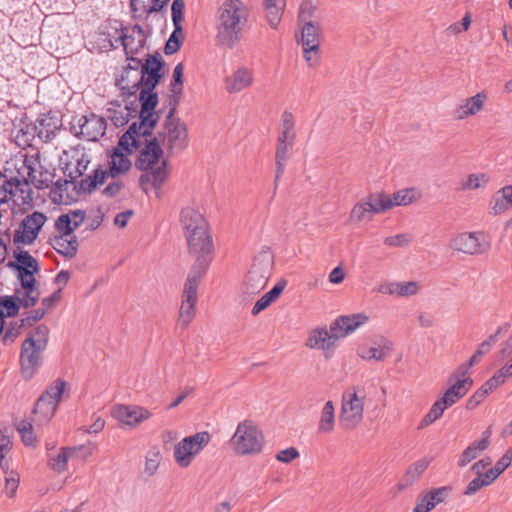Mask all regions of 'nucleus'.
<instances>
[{
  "instance_id": "nucleus-1",
  "label": "nucleus",
  "mask_w": 512,
  "mask_h": 512,
  "mask_svg": "<svg viewBox=\"0 0 512 512\" xmlns=\"http://www.w3.org/2000/svg\"><path fill=\"white\" fill-rule=\"evenodd\" d=\"M65 167L64 173L67 174L69 180L56 181V187L50 190V199L54 204L68 205L81 193H91L99 185H102L107 179V172L101 168L93 171V174L77 182L90 164V156L85 152L84 148H71L64 152Z\"/></svg>"
},
{
  "instance_id": "nucleus-2",
  "label": "nucleus",
  "mask_w": 512,
  "mask_h": 512,
  "mask_svg": "<svg viewBox=\"0 0 512 512\" xmlns=\"http://www.w3.org/2000/svg\"><path fill=\"white\" fill-rule=\"evenodd\" d=\"M250 10L242 0H224L217 10V39L229 48H234L248 27Z\"/></svg>"
},
{
  "instance_id": "nucleus-3",
  "label": "nucleus",
  "mask_w": 512,
  "mask_h": 512,
  "mask_svg": "<svg viewBox=\"0 0 512 512\" xmlns=\"http://www.w3.org/2000/svg\"><path fill=\"white\" fill-rule=\"evenodd\" d=\"M23 166L18 169V176L8 177L0 173V205L12 201L14 214L27 213L32 208V189L28 179L32 177V160L25 153Z\"/></svg>"
},
{
  "instance_id": "nucleus-4",
  "label": "nucleus",
  "mask_w": 512,
  "mask_h": 512,
  "mask_svg": "<svg viewBox=\"0 0 512 512\" xmlns=\"http://www.w3.org/2000/svg\"><path fill=\"white\" fill-rule=\"evenodd\" d=\"M136 160V168L143 171L139 182L141 188L147 192L150 187L160 189L168 177L167 161L162 159L163 149L158 138L147 141Z\"/></svg>"
},
{
  "instance_id": "nucleus-5",
  "label": "nucleus",
  "mask_w": 512,
  "mask_h": 512,
  "mask_svg": "<svg viewBox=\"0 0 512 512\" xmlns=\"http://www.w3.org/2000/svg\"><path fill=\"white\" fill-rule=\"evenodd\" d=\"M229 445L238 456L260 454L265 445V438L260 428L252 420H242L229 440Z\"/></svg>"
},
{
  "instance_id": "nucleus-6",
  "label": "nucleus",
  "mask_w": 512,
  "mask_h": 512,
  "mask_svg": "<svg viewBox=\"0 0 512 512\" xmlns=\"http://www.w3.org/2000/svg\"><path fill=\"white\" fill-rule=\"evenodd\" d=\"M69 395V384L60 378L54 380L34 403V423H48L55 415L59 403Z\"/></svg>"
},
{
  "instance_id": "nucleus-7",
  "label": "nucleus",
  "mask_w": 512,
  "mask_h": 512,
  "mask_svg": "<svg viewBox=\"0 0 512 512\" xmlns=\"http://www.w3.org/2000/svg\"><path fill=\"white\" fill-rule=\"evenodd\" d=\"M365 399V389L359 385L343 392L339 414V422L343 429L353 430L363 421Z\"/></svg>"
},
{
  "instance_id": "nucleus-8",
  "label": "nucleus",
  "mask_w": 512,
  "mask_h": 512,
  "mask_svg": "<svg viewBox=\"0 0 512 512\" xmlns=\"http://www.w3.org/2000/svg\"><path fill=\"white\" fill-rule=\"evenodd\" d=\"M274 267V255L269 248H263L254 258L245 283L244 291L248 295L260 293L267 285Z\"/></svg>"
},
{
  "instance_id": "nucleus-9",
  "label": "nucleus",
  "mask_w": 512,
  "mask_h": 512,
  "mask_svg": "<svg viewBox=\"0 0 512 512\" xmlns=\"http://www.w3.org/2000/svg\"><path fill=\"white\" fill-rule=\"evenodd\" d=\"M296 140L295 119L290 111H284L281 115L279 134L276 147V175L275 183L280 179L285 170L288 153Z\"/></svg>"
},
{
  "instance_id": "nucleus-10",
  "label": "nucleus",
  "mask_w": 512,
  "mask_h": 512,
  "mask_svg": "<svg viewBox=\"0 0 512 512\" xmlns=\"http://www.w3.org/2000/svg\"><path fill=\"white\" fill-rule=\"evenodd\" d=\"M185 238L190 254L196 257V261L189 273H193L197 270V272H201V276H203L211 263V255L213 252V241L209 227L204 229L200 228L199 231L185 235Z\"/></svg>"
},
{
  "instance_id": "nucleus-11",
  "label": "nucleus",
  "mask_w": 512,
  "mask_h": 512,
  "mask_svg": "<svg viewBox=\"0 0 512 512\" xmlns=\"http://www.w3.org/2000/svg\"><path fill=\"white\" fill-rule=\"evenodd\" d=\"M174 112L175 109L170 110L163 125V132L156 137L160 145L172 154L179 153L188 146L187 126L181 119L174 117Z\"/></svg>"
},
{
  "instance_id": "nucleus-12",
  "label": "nucleus",
  "mask_w": 512,
  "mask_h": 512,
  "mask_svg": "<svg viewBox=\"0 0 512 512\" xmlns=\"http://www.w3.org/2000/svg\"><path fill=\"white\" fill-rule=\"evenodd\" d=\"M210 440L211 435L208 431L197 432L180 440L173 449V457L177 465L181 468L189 467Z\"/></svg>"
},
{
  "instance_id": "nucleus-13",
  "label": "nucleus",
  "mask_w": 512,
  "mask_h": 512,
  "mask_svg": "<svg viewBox=\"0 0 512 512\" xmlns=\"http://www.w3.org/2000/svg\"><path fill=\"white\" fill-rule=\"evenodd\" d=\"M201 277V272L195 270L193 273L188 274L184 284L178 317V323L182 328H187L196 315L197 290Z\"/></svg>"
},
{
  "instance_id": "nucleus-14",
  "label": "nucleus",
  "mask_w": 512,
  "mask_h": 512,
  "mask_svg": "<svg viewBox=\"0 0 512 512\" xmlns=\"http://www.w3.org/2000/svg\"><path fill=\"white\" fill-rule=\"evenodd\" d=\"M450 246L455 251L474 256L487 252L490 241L483 231L463 232L451 241Z\"/></svg>"
},
{
  "instance_id": "nucleus-15",
  "label": "nucleus",
  "mask_w": 512,
  "mask_h": 512,
  "mask_svg": "<svg viewBox=\"0 0 512 512\" xmlns=\"http://www.w3.org/2000/svg\"><path fill=\"white\" fill-rule=\"evenodd\" d=\"M106 120L94 113L79 117L71 126L72 133L86 141L95 142L105 135Z\"/></svg>"
},
{
  "instance_id": "nucleus-16",
  "label": "nucleus",
  "mask_w": 512,
  "mask_h": 512,
  "mask_svg": "<svg viewBox=\"0 0 512 512\" xmlns=\"http://www.w3.org/2000/svg\"><path fill=\"white\" fill-rule=\"evenodd\" d=\"M139 101L141 103L139 124H141L142 129H145L144 133H151L159 119L155 112L158 105V95L154 92V89H148L147 86H144L140 90Z\"/></svg>"
},
{
  "instance_id": "nucleus-17",
  "label": "nucleus",
  "mask_w": 512,
  "mask_h": 512,
  "mask_svg": "<svg viewBox=\"0 0 512 512\" xmlns=\"http://www.w3.org/2000/svg\"><path fill=\"white\" fill-rule=\"evenodd\" d=\"M448 382L450 386L441 397L442 402L448 407L463 398L473 386V379L457 369L451 374Z\"/></svg>"
},
{
  "instance_id": "nucleus-18",
  "label": "nucleus",
  "mask_w": 512,
  "mask_h": 512,
  "mask_svg": "<svg viewBox=\"0 0 512 512\" xmlns=\"http://www.w3.org/2000/svg\"><path fill=\"white\" fill-rule=\"evenodd\" d=\"M32 304V290L29 287L16 289L13 295L0 297V312L3 317L16 316L21 308H28Z\"/></svg>"
},
{
  "instance_id": "nucleus-19",
  "label": "nucleus",
  "mask_w": 512,
  "mask_h": 512,
  "mask_svg": "<svg viewBox=\"0 0 512 512\" xmlns=\"http://www.w3.org/2000/svg\"><path fill=\"white\" fill-rule=\"evenodd\" d=\"M111 414L120 423L129 427H136L152 416L148 409L135 405H115Z\"/></svg>"
},
{
  "instance_id": "nucleus-20",
  "label": "nucleus",
  "mask_w": 512,
  "mask_h": 512,
  "mask_svg": "<svg viewBox=\"0 0 512 512\" xmlns=\"http://www.w3.org/2000/svg\"><path fill=\"white\" fill-rule=\"evenodd\" d=\"M338 341L334 331L325 327L312 329L307 337L305 345L310 349H317L324 352L326 358L330 356Z\"/></svg>"
},
{
  "instance_id": "nucleus-21",
  "label": "nucleus",
  "mask_w": 512,
  "mask_h": 512,
  "mask_svg": "<svg viewBox=\"0 0 512 512\" xmlns=\"http://www.w3.org/2000/svg\"><path fill=\"white\" fill-rule=\"evenodd\" d=\"M385 212L379 193L370 195L365 201L354 205L350 213L351 221H370L374 214Z\"/></svg>"
},
{
  "instance_id": "nucleus-22",
  "label": "nucleus",
  "mask_w": 512,
  "mask_h": 512,
  "mask_svg": "<svg viewBox=\"0 0 512 512\" xmlns=\"http://www.w3.org/2000/svg\"><path fill=\"white\" fill-rule=\"evenodd\" d=\"M55 167L51 163H47L46 159L41 161L39 153L34 155V187L38 190L48 189V196L50 197V190L56 187Z\"/></svg>"
},
{
  "instance_id": "nucleus-23",
  "label": "nucleus",
  "mask_w": 512,
  "mask_h": 512,
  "mask_svg": "<svg viewBox=\"0 0 512 512\" xmlns=\"http://www.w3.org/2000/svg\"><path fill=\"white\" fill-rule=\"evenodd\" d=\"M487 99L486 92L481 91L461 100L453 110V117L456 120L462 121L475 116L483 110Z\"/></svg>"
},
{
  "instance_id": "nucleus-24",
  "label": "nucleus",
  "mask_w": 512,
  "mask_h": 512,
  "mask_svg": "<svg viewBox=\"0 0 512 512\" xmlns=\"http://www.w3.org/2000/svg\"><path fill=\"white\" fill-rule=\"evenodd\" d=\"M138 110L134 103H127L126 101H112L108 104L106 109V117L116 127L126 125L129 120L136 116Z\"/></svg>"
},
{
  "instance_id": "nucleus-25",
  "label": "nucleus",
  "mask_w": 512,
  "mask_h": 512,
  "mask_svg": "<svg viewBox=\"0 0 512 512\" xmlns=\"http://www.w3.org/2000/svg\"><path fill=\"white\" fill-rule=\"evenodd\" d=\"M120 39L126 56L139 55L144 52L146 38L143 29L139 25L122 30Z\"/></svg>"
},
{
  "instance_id": "nucleus-26",
  "label": "nucleus",
  "mask_w": 512,
  "mask_h": 512,
  "mask_svg": "<svg viewBox=\"0 0 512 512\" xmlns=\"http://www.w3.org/2000/svg\"><path fill=\"white\" fill-rule=\"evenodd\" d=\"M368 320L369 317L364 313L340 316L331 324V330L335 332L339 340L365 325Z\"/></svg>"
},
{
  "instance_id": "nucleus-27",
  "label": "nucleus",
  "mask_w": 512,
  "mask_h": 512,
  "mask_svg": "<svg viewBox=\"0 0 512 512\" xmlns=\"http://www.w3.org/2000/svg\"><path fill=\"white\" fill-rule=\"evenodd\" d=\"M253 81V71L245 66H240L225 78V89L231 94L239 93L250 87Z\"/></svg>"
},
{
  "instance_id": "nucleus-28",
  "label": "nucleus",
  "mask_w": 512,
  "mask_h": 512,
  "mask_svg": "<svg viewBox=\"0 0 512 512\" xmlns=\"http://www.w3.org/2000/svg\"><path fill=\"white\" fill-rule=\"evenodd\" d=\"M145 129L141 128V124L133 123L129 129L120 137L114 150L131 154L142 143V138L149 136L151 133H144Z\"/></svg>"
},
{
  "instance_id": "nucleus-29",
  "label": "nucleus",
  "mask_w": 512,
  "mask_h": 512,
  "mask_svg": "<svg viewBox=\"0 0 512 512\" xmlns=\"http://www.w3.org/2000/svg\"><path fill=\"white\" fill-rule=\"evenodd\" d=\"M451 490L450 486H442L429 490L418 499L412 512H430L438 504L443 503L448 498Z\"/></svg>"
},
{
  "instance_id": "nucleus-30",
  "label": "nucleus",
  "mask_w": 512,
  "mask_h": 512,
  "mask_svg": "<svg viewBox=\"0 0 512 512\" xmlns=\"http://www.w3.org/2000/svg\"><path fill=\"white\" fill-rule=\"evenodd\" d=\"M512 209V184L505 185L498 189L488 203V213L492 216H499Z\"/></svg>"
},
{
  "instance_id": "nucleus-31",
  "label": "nucleus",
  "mask_w": 512,
  "mask_h": 512,
  "mask_svg": "<svg viewBox=\"0 0 512 512\" xmlns=\"http://www.w3.org/2000/svg\"><path fill=\"white\" fill-rule=\"evenodd\" d=\"M382 199V204L385 207V211L395 206H407L420 197V192L415 188H408L399 190L392 195H386L379 193Z\"/></svg>"
},
{
  "instance_id": "nucleus-32",
  "label": "nucleus",
  "mask_w": 512,
  "mask_h": 512,
  "mask_svg": "<svg viewBox=\"0 0 512 512\" xmlns=\"http://www.w3.org/2000/svg\"><path fill=\"white\" fill-rule=\"evenodd\" d=\"M492 435L491 428H487L478 441L472 442L466 447V449L460 455L458 460L459 467H465L471 461L476 459L484 450H486L490 444V438Z\"/></svg>"
},
{
  "instance_id": "nucleus-33",
  "label": "nucleus",
  "mask_w": 512,
  "mask_h": 512,
  "mask_svg": "<svg viewBox=\"0 0 512 512\" xmlns=\"http://www.w3.org/2000/svg\"><path fill=\"white\" fill-rule=\"evenodd\" d=\"M180 223L184 232V236L195 231H199L200 228L204 229L208 227V224L203 215L193 207H185L181 211Z\"/></svg>"
},
{
  "instance_id": "nucleus-34",
  "label": "nucleus",
  "mask_w": 512,
  "mask_h": 512,
  "mask_svg": "<svg viewBox=\"0 0 512 512\" xmlns=\"http://www.w3.org/2000/svg\"><path fill=\"white\" fill-rule=\"evenodd\" d=\"M144 56L146 57L143 66L144 86H147L148 89H155L161 78L160 70L163 62L160 55L144 54Z\"/></svg>"
},
{
  "instance_id": "nucleus-35",
  "label": "nucleus",
  "mask_w": 512,
  "mask_h": 512,
  "mask_svg": "<svg viewBox=\"0 0 512 512\" xmlns=\"http://www.w3.org/2000/svg\"><path fill=\"white\" fill-rule=\"evenodd\" d=\"M14 257L17 261L15 267L18 270V277L22 287H29L32 290V256L21 250L19 247L14 251Z\"/></svg>"
},
{
  "instance_id": "nucleus-36",
  "label": "nucleus",
  "mask_w": 512,
  "mask_h": 512,
  "mask_svg": "<svg viewBox=\"0 0 512 512\" xmlns=\"http://www.w3.org/2000/svg\"><path fill=\"white\" fill-rule=\"evenodd\" d=\"M60 128V121L57 117L48 114L40 115L36 123H34V131L37 136L44 142L55 137L57 130Z\"/></svg>"
},
{
  "instance_id": "nucleus-37",
  "label": "nucleus",
  "mask_w": 512,
  "mask_h": 512,
  "mask_svg": "<svg viewBox=\"0 0 512 512\" xmlns=\"http://www.w3.org/2000/svg\"><path fill=\"white\" fill-rule=\"evenodd\" d=\"M50 330L48 326L40 324L34 327V370L44 363L43 352L49 342Z\"/></svg>"
},
{
  "instance_id": "nucleus-38",
  "label": "nucleus",
  "mask_w": 512,
  "mask_h": 512,
  "mask_svg": "<svg viewBox=\"0 0 512 512\" xmlns=\"http://www.w3.org/2000/svg\"><path fill=\"white\" fill-rule=\"evenodd\" d=\"M108 165V170H105L107 172V178L110 176L115 179L126 174L130 170L132 163L128 154L113 149L109 157Z\"/></svg>"
},
{
  "instance_id": "nucleus-39",
  "label": "nucleus",
  "mask_w": 512,
  "mask_h": 512,
  "mask_svg": "<svg viewBox=\"0 0 512 512\" xmlns=\"http://www.w3.org/2000/svg\"><path fill=\"white\" fill-rule=\"evenodd\" d=\"M117 85L128 94H134L140 87H144V75L141 71L124 69L120 78L117 79Z\"/></svg>"
},
{
  "instance_id": "nucleus-40",
  "label": "nucleus",
  "mask_w": 512,
  "mask_h": 512,
  "mask_svg": "<svg viewBox=\"0 0 512 512\" xmlns=\"http://www.w3.org/2000/svg\"><path fill=\"white\" fill-rule=\"evenodd\" d=\"M58 232L59 236L55 237L52 243L54 249L66 257H73L78 249L76 236L73 232H69V234L66 231Z\"/></svg>"
},
{
  "instance_id": "nucleus-41",
  "label": "nucleus",
  "mask_w": 512,
  "mask_h": 512,
  "mask_svg": "<svg viewBox=\"0 0 512 512\" xmlns=\"http://www.w3.org/2000/svg\"><path fill=\"white\" fill-rule=\"evenodd\" d=\"M169 0H130L134 17L146 18L153 12L160 11Z\"/></svg>"
},
{
  "instance_id": "nucleus-42",
  "label": "nucleus",
  "mask_w": 512,
  "mask_h": 512,
  "mask_svg": "<svg viewBox=\"0 0 512 512\" xmlns=\"http://www.w3.org/2000/svg\"><path fill=\"white\" fill-rule=\"evenodd\" d=\"M85 212L74 210L67 214H62L56 221L57 231L74 232L84 221Z\"/></svg>"
},
{
  "instance_id": "nucleus-43",
  "label": "nucleus",
  "mask_w": 512,
  "mask_h": 512,
  "mask_svg": "<svg viewBox=\"0 0 512 512\" xmlns=\"http://www.w3.org/2000/svg\"><path fill=\"white\" fill-rule=\"evenodd\" d=\"M335 428V407L332 401H327L320 413L317 431L320 434H329Z\"/></svg>"
},
{
  "instance_id": "nucleus-44",
  "label": "nucleus",
  "mask_w": 512,
  "mask_h": 512,
  "mask_svg": "<svg viewBox=\"0 0 512 512\" xmlns=\"http://www.w3.org/2000/svg\"><path fill=\"white\" fill-rule=\"evenodd\" d=\"M490 180L487 173H470L461 180L459 190H483L488 186Z\"/></svg>"
},
{
  "instance_id": "nucleus-45",
  "label": "nucleus",
  "mask_w": 512,
  "mask_h": 512,
  "mask_svg": "<svg viewBox=\"0 0 512 512\" xmlns=\"http://www.w3.org/2000/svg\"><path fill=\"white\" fill-rule=\"evenodd\" d=\"M20 363L23 377L27 380L32 379V332L27 334L22 344Z\"/></svg>"
},
{
  "instance_id": "nucleus-46",
  "label": "nucleus",
  "mask_w": 512,
  "mask_h": 512,
  "mask_svg": "<svg viewBox=\"0 0 512 512\" xmlns=\"http://www.w3.org/2000/svg\"><path fill=\"white\" fill-rule=\"evenodd\" d=\"M286 0H264L267 20L272 28H276L281 20Z\"/></svg>"
},
{
  "instance_id": "nucleus-47",
  "label": "nucleus",
  "mask_w": 512,
  "mask_h": 512,
  "mask_svg": "<svg viewBox=\"0 0 512 512\" xmlns=\"http://www.w3.org/2000/svg\"><path fill=\"white\" fill-rule=\"evenodd\" d=\"M391 350V344L385 342L378 347H361L358 349L357 354L364 360H383Z\"/></svg>"
},
{
  "instance_id": "nucleus-48",
  "label": "nucleus",
  "mask_w": 512,
  "mask_h": 512,
  "mask_svg": "<svg viewBox=\"0 0 512 512\" xmlns=\"http://www.w3.org/2000/svg\"><path fill=\"white\" fill-rule=\"evenodd\" d=\"M320 29L312 22H307L301 33V44L303 47L318 48L320 44L319 39Z\"/></svg>"
},
{
  "instance_id": "nucleus-49",
  "label": "nucleus",
  "mask_w": 512,
  "mask_h": 512,
  "mask_svg": "<svg viewBox=\"0 0 512 512\" xmlns=\"http://www.w3.org/2000/svg\"><path fill=\"white\" fill-rule=\"evenodd\" d=\"M13 241L15 244L32 243V214H28L22 220L18 229L15 231Z\"/></svg>"
},
{
  "instance_id": "nucleus-50",
  "label": "nucleus",
  "mask_w": 512,
  "mask_h": 512,
  "mask_svg": "<svg viewBox=\"0 0 512 512\" xmlns=\"http://www.w3.org/2000/svg\"><path fill=\"white\" fill-rule=\"evenodd\" d=\"M510 377H512V360L496 371L485 383L488 389L493 391Z\"/></svg>"
},
{
  "instance_id": "nucleus-51",
  "label": "nucleus",
  "mask_w": 512,
  "mask_h": 512,
  "mask_svg": "<svg viewBox=\"0 0 512 512\" xmlns=\"http://www.w3.org/2000/svg\"><path fill=\"white\" fill-rule=\"evenodd\" d=\"M447 408L449 407L442 402L441 398H439L437 401L434 402L428 413L423 417V419L420 422L419 428L422 429L434 423L443 415L444 411Z\"/></svg>"
},
{
  "instance_id": "nucleus-52",
  "label": "nucleus",
  "mask_w": 512,
  "mask_h": 512,
  "mask_svg": "<svg viewBox=\"0 0 512 512\" xmlns=\"http://www.w3.org/2000/svg\"><path fill=\"white\" fill-rule=\"evenodd\" d=\"M71 452L69 447H62L57 455L49 459V466L58 473L65 471L68 460L72 459Z\"/></svg>"
},
{
  "instance_id": "nucleus-53",
  "label": "nucleus",
  "mask_w": 512,
  "mask_h": 512,
  "mask_svg": "<svg viewBox=\"0 0 512 512\" xmlns=\"http://www.w3.org/2000/svg\"><path fill=\"white\" fill-rule=\"evenodd\" d=\"M162 455L160 450L157 447L151 448L145 457V465H144V472L148 476H153L161 463Z\"/></svg>"
},
{
  "instance_id": "nucleus-54",
  "label": "nucleus",
  "mask_w": 512,
  "mask_h": 512,
  "mask_svg": "<svg viewBox=\"0 0 512 512\" xmlns=\"http://www.w3.org/2000/svg\"><path fill=\"white\" fill-rule=\"evenodd\" d=\"M510 329L509 323H503L500 325L497 330L491 334L486 340L482 341L477 349L482 352L483 355L487 354L492 346L499 340L500 336L506 334Z\"/></svg>"
},
{
  "instance_id": "nucleus-55",
  "label": "nucleus",
  "mask_w": 512,
  "mask_h": 512,
  "mask_svg": "<svg viewBox=\"0 0 512 512\" xmlns=\"http://www.w3.org/2000/svg\"><path fill=\"white\" fill-rule=\"evenodd\" d=\"M11 447L12 440L8 433V429H0V466L3 470L8 469V462L5 457L11 450Z\"/></svg>"
},
{
  "instance_id": "nucleus-56",
  "label": "nucleus",
  "mask_w": 512,
  "mask_h": 512,
  "mask_svg": "<svg viewBox=\"0 0 512 512\" xmlns=\"http://www.w3.org/2000/svg\"><path fill=\"white\" fill-rule=\"evenodd\" d=\"M512 461V448H509L504 455L497 461L495 466L489 469L486 473L490 476L494 482L496 478L504 472L511 464Z\"/></svg>"
},
{
  "instance_id": "nucleus-57",
  "label": "nucleus",
  "mask_w": 512,
  "mask_h": 512,
  "mask_svg": "<svg viewBox=\"0 0 512 512\" xmlns=\"http://www.w3.org/2000/svg\"><path fill=\"white\" fill-rule=\"evenodd\" d=\"M16 145L23 150L32 147V132L28 124L19 127L14 135Z\"/></svg>"
},
{
  "instance_id": "nucleus-58",
  "label": "nucleus",
  "mask_w": 512,
  "mask_h": 512,
  "mask_svg": "<svg viewBox=\"0 0 512 512\" xmlns=\"http://www.w3.org/2000/svg\"><path fill=\"white\" fill-rule=\"evenodd\" d=\"M492 482L493 481L491 480L490 476L486 472L484 474H480L479 476H477L476 478H474L473 480H471L468 483V485L464 491V495L472 496L476 492H478L482 487L488 486Z\"/></svg>"
},
{
  "instance_id": "nucleus-59",
  "label": "nucleus",
  "mask_w": 512,
  "mask_h": 512,
  "mask_svg": "<svg viewBox=\"0 0 512 512\" xmlns=\"http://www.w3.org/2000/svg\"><path fill=\"white\" fill-rule=\"evenodd\" d=\"M413 240L410 233H400L392 236H388L384 239V245L393 248H406Z\"/></svg>"
},
{
  "instance_id": "nucleus-60",
  "label": "nucleus",
  "mask_w": 512,
  "mask_h": 512,
  "mask_svg": "<svg viewBox=\"0 0 512 512\" xmlns=\"http://www.w3.org/2000/svg\"><path fill=\"white\" fill-rule=\"evenodd\" d=\"M16 429L26 446L32 445V421L25 418L15 422Z\"/></svg>"
},
{
  "instance_id": "nucleus-61",
  "label": "nucleus",
  "mask_w": 512,
  "mask_h": 512,
  "mask_svg": "<svg viewBox=\"0 0 512 512\" xmlns=\"http://www.w3.org/2000/svg\"><path fill=\"white\" fill-rule=\"evenodd\" d=\"M72 451V458H77L80 461H86L94 452L95 444L88 442L86 444L69 447Z\"/></svg>"
},
{
  "instance_id": "nucleus-62",
  "label": "nucleus",
  "mask_w": 512,
  "mask_h": 512,
  "mask_svg": "<svg viewBox=\"0 0 512 512\" xmlns=\"http://www.w3.org/2000/svg\"><path fill=\"white\" fill-rule=\"evenodd\" d=\"M492 392L491 389H488L486 383H484L474 394L467 400L466 408L468 410H474L484 399L488 396V394Z\"/></svg>"
},
{
  "instance_id": "nucleus-63",
  "label": "nucleus",
  "mask_w": 512,
  "mask_h": 512,
  "mask_svg": "<svg viewBox=\"0 0 512 512\" xmlns=\"http://www.w3.org/2000/svg\"><path fill=\"white\" fill-rule=\"evenodd\" d=\"M420 290V285L416 281L398 282V296L410 297L416 295Z\"/></svg>"
},
{
  "instance_id": "nucleus-64",
  "label": "nucleus",
  "mask_w": 512,
  "mask_h": 512,
  "mask_svg": "<svg viewBox=\"0 0 512 512\" xmlns=\"http://www.w3.org/2000/svg\"><path fill=\"white\" fill-rule=\"evenodd\" d=\"M430 464V460L427 458L420 459L413 463L407 470V475L412 479H417L422 475Z\"/></svg>"
}]
</instances>
